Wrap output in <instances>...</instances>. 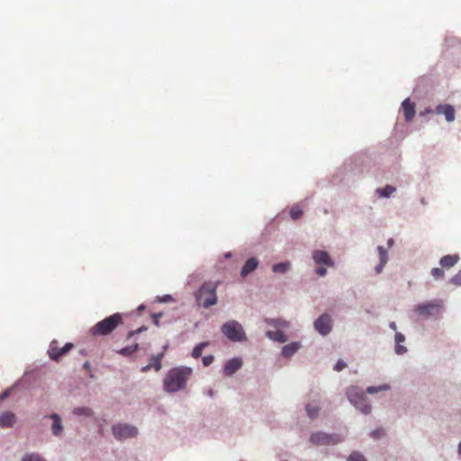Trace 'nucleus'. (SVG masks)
I'll list each match as a JSON object with an SVG mask.
<instances>
[{"instance_id": "25", "label": "nucleus", "mask_w": 461, "mask_h": 461, "mask_svg": "<svg viewBox=\"0 0 461 461\" xmlns=\"http://www.w3.org/2000/svg\"><path fill=\"white\" fill-rule=\"evenodd\" d=\"M73 413L77 416L91 417L93 415V411L88 407H76L73 410Z\"/></svg>"}, {"instance_id": "30", "label": "nucleus", "mask_w": 461, "mask_h": 461, "mask_svg": "<svg viewBox=\"0 0 461 461\" xmlns=\"http://www.w3.org/2000/svg\"><path fill=\"white\" fill-rule=\"evenodd\" d=\"M303 215V210L298 205H294L290 209V216L293 220H298Z\"/></svg>"}, {"instance_id": "35", "label": "nucleus", "mask_w": 461, "mask_h": 461, "mask_svg": "<svg viewBox=\"0 0 461 461\" xmlns=\"http://www.w3.org/2000/svg\"><path fill=\"white\" fill-rule=\"evenodd\" d=\"M22 461H44V460L37 454H26Z\"/></svg>"}, {"instance_id": "37", "label": "nucleus", "mask_w": 461, "mask_h": 461, "mask_svg": "<svg viewBox=\"0 0 461 461\" xmlns=\"http://www.w3.org/2000/svg\"><path fill=\"white\" fill-rule=\"evenodd\" d=\"M213 356L209 355L203 357V364L204 366H210L213 362Z\"/></svg>"}, {"instance_id": "3", "label": "nucleus", "mask_w": 461, "mask_h": 461, "mask_svg": "<svg viewBox=\"0 0 461 461\" xmlns=\"http://www.w3.org/2000/svg\"><path fill=\"white\" fill-rule=\"evenodd\" d=\"M347 396L349 402L359 409L361 412L364 414L371 412V405L360 388L357 386H350L347 390Z\"/></svg>"}, {"instance_id": "8", "label": "nucleus", "mask_w": 461, "mask_h": 461, "mask_svg": "<svg viewBox=\"0 0 461 461\" xmlns=\"http://www.w3.org/2000/svg\"><path fill=\"white\" fill-rule=\"evenodd\" d=\"M112 432L118 440L134 438L138 435V429L127 423H117L112 427Z\"/></svg>"}, {"instance_id": "28", "label": "nucleus", "mask_w": 461, "mask_h": 461, "mask_svg": "<svg viewBox=\"0 0 461 461\" xmlns=\"http://www.w3.org/2000/svg\"><path fill=\"white\" fill-rule=\"evenodd\" d=\"M267 324L272 325L274 327H287L288 323L285 320L282 319H267L265 321Z\"/></svg>"}, {"instance_id": "9", "label": "nucleus", "mask_w": 461, "mask_h": 461, "mask_svg": "<svg viewBox=\"0 0 461 461\" xmlns=\"http://www.w3.org/2000/svg\"><path fill=\"white\" fill-rule=\"evenodd\" d=\"M196 299L198 303L203 308H209L217 303L215 290H199Z\"/></svg>"}, {"instance_id": "2", "label": "nucleus", "mask_w": 461, "mask_h": 461, "mask_svg": "<svg viewBox=\"0 0 461 461\" xmlns=\"http://www.w3.org/2000/svg\"><path fill=\"white\" fill-rule=\"evenodd\" d=\"M122 323V315L120 313H114L97 322L94 327L91 328L90 332L93 336L108 335Z\"/></svg>"}, {"instance_id": "31", "label": "nucleus", "mask_w": 461, "mask_h": 461, "mask_svg": "<svg viewBox=\"0 0 461 461\" xmlns=\"http://www.w3.org/2000/svg\"><path fill=\"white\" fill-rule=\"evenodd\" d=\"M306 411L311 419H315L319 414L320 408L318 406H312L311 404H307Z\"/></svg>"}, {"instance_id": "4", "label": "nucleus", "mask_w": 461, "mask_h": 461, "mask_svg": "<svg viewBox=\"0 0 461 461\" xmlns=\"http://www.w3.org/2000/svg\"><path fill=\"white\" fill-rule=\"evenodd\" d=\"M460 257L458 254H448L443 256L439 259V267H433L430 271L432 277L435 280H443L445 278V270H449L454 267L458 261Z\"/></svg>"}, {"instance_id": "6", "label": "nucleus", "mask_w": 461, "mask_h": 461, "mask_svg": "<svg viewBox=\"0 0 461 461\" xmlns=\"http://www.w3.org/2000/svg\"><path fill=\"white\" fill-rule=\"evenodd\" d=\"M415 311L420 315L438 318L443 312V302L440 300H434L429 303L419 304L416 306Z\"/></svg>"}, {"instance_id": "22", "label": "nucleus", "mask_w": 461, "mask_h": 461, "mask_svg": "<svg viewBox=\"0 0 461 461\" xmlns=\"http://www.w3.org/2000/svg\"><path fill=\"white\" fill-rule=\"evenodd\" d=\"M395 353L398 355H402L407 351L406 347L402 346V343L405 341V337L401 332L395 333Z\"/></svg>"}, {"instance_id": "40", "label": "nucleus", "mask_w": 461, "mask_h": 461, "mask_svg": "<svg viewBox=\"0 0 461 461\" xmlns=\"http://www.w3.org/2000/svg\"><path fill=\"white\" fill-rule=\"evenodd\" d=\"M389 327L393 330H396V329H397L396 323L394 321L390 322Z\"/></svg>"}, {"instance_id": "34", "label": "nucleus", "mask_w": 461, "mask_h": 461, "mask_svg": "<svg viewBox=\"0 0 461 461\" xmlns=\"http://www.w3.org/2000/svg\"><path fill=\"white\" fill-rule=\"evenodd\" d=\"M348 461H366V460L361 453H359L357 451H354L348 457Z\"/></svg>"}, {"instance_id": "24", "label": "nucleus", "mask_w": 461, "mask_h": 461, "mask_svg": "<svg viewBox=\"0 0 461 461\" xmlns=\"http://www.w3.org/2000/svg\"><path fill=\"white\" fill-rule=\"evenodd\" d=\"M395 187L387 185L384 188H377L376 193L380 197H389L392 194L395 192Z\"/></svg>"}, {"instance_id": "45", "label": "nucleus", "mask_w": 461, "mask_h": 461, "mask_svg": "<svg viewBox=\"0 0 461 461\" xmlns=\"http://www.w3.org/2000/svg\"><path fill=\"white\" fill-rule=\"evenodd\" d=\"M432 111L430 109L427 110L426 113H431Z\"/></svg>"}, {"instance_id": "10", "label": "nucleus", "mask_w": 461, "mask_h": 461, "mask_svg": "<svg viewBox=\"0 0 461 461\" xmlns=\"http://www.w3.org/2000/svg\"><path fill=\"white\" fill-rule=\"evenodd\" d=\"M314 328L320 334L323 336L329 334L332 329V320L330 316L327 313L321 314L314 321Z\"/></svg>"}, {"instance_id": "5", "label": "nucleus", "mask_w": 461, "mask_h": 461, "mask_svg": "<svg viewBox=\"0 0 461 461\" xmlns=\"http://www.w3.org/2000/svg\"><path fill=\"white\" fill-rule=\"evenodd\" d=\"M221 332L230 341L241 342L247 339L242 325L234 320L223 323L221 326Z\"/></svg>"}, {"instance_id": "13", "label": "nucleus", "mask_w": 461, "mask_h": 461, "mask_svg": "<svg viewBox=\"0 0 461 461\" xmlns=\"http://www.w3.org/2000/svg\"><path fill=\"white\" fill-rule=\"evenodd\" d=\"M167 345H165L164 350L159 354L152 356L150 357L149 363L147 366H142L140 371L142 373H147L151 368H154L155 371L158 372L162 367L161 361L165 356V351L167 350Z\"/></svg>"}, {"instance_id": "44", "label": "nucleus", "mask_w": 461, "mask_h": 461, "mask_svg": "<svg viewBox=\"0 0 461 461\" xmlns=\"http://www.w3.org/2000/svg\"><path fill=\"white\" fill-rule=\"evenodd\" d=\"M7 395H8V393H7V392H5V393H4V396H3V397H6Z\"/></svg>"}, {"instance_id": "33", "label": "nucleus", "mask_w": 461, "mask_h": 461, "mask_svg": "<svg viewBox=\"0 0 461 461\" xmlns=\"http://www.w3.org/2000/svg\"><path fill=\"white\" fill-rule=\"evenodd\" d=\"M138 349V344L122 348L119 353L122 356H130Z\"/></svg>"}, {"instance_id": "17", "label": "nucleus", "mask_w": 461, "mask_h": 461, "mask_svg": "<svg viewBox=\"0 0 461 461\" xmlns=\"http://www.w3.org/2000/svg\"><path fill=\"white\" fill-rule=\"evenodd\" d=\"M242 366V361L240 358L235 357L229 360L224 366V374L226 375H232L236 371H238Z\"/></svg>"}, {"instance_id": "26", "label": "nucleus", "mask_w": 461, "mask_h": 461, "mask_svg": "<svg viewBox=\"0 0 461 461\" xmlns=\"http://www.w3.org/2000/svg\"><path fill=\"white\" fill-rule=\"evenodd\" d=\"M208 345V342H201L198 345H196L193 351H192V357L194 358H198L201 357L203 349Z\"/></svg>"}, {"instance_id": "39", "label": "nucleus", "mask_w": 461, "mask_h": 461, "mask_svg": "<svg viewBox=\"0 0 461 461\" xmlns=\"http://www.w3.org/2000/svg\"><path fill=\"white\" fill-rule=\"evenodd\" d=\"M162 313H155L152 315L153 322L156 326H159V319L162 317Z\"/></svg>"}, {"instance_id": "32", "label": "nucleus", "mask_w": 461, "mask_h": 461, "mask_svg": "<svg viewBox=\"0 0 461 461\" xmlns=\"http://www.w3.org/2000/svg\"><path fill=\"white\" fill-rule=\"evenodd\" d=\"M449 284L455 286H461V269L457 271L449 280Z\"/></svg>"}, {"instance_id": "21", "label": "nucleus", "mask_w": 461, "mask_h": 461, "mask_svg": "<svg viewBox=\"0 0 461 461\" xmlns=\"http://www.w3.org/2000/svg\"><path fill=\"white\" fill-rule=\"evenodd\" d=\"M300 348L301 344L299 342L287 344L283 348L282 355L286 358L291 357Z\"/></svg>"}, {"instance_id": "20", "label": "nucleus", "mask_w": 461, "mask_h": 461, "mask_svg": "<svg viewBox=\"0 0 461 461\" xmlns=\"http://www.w3.org/2000/svg\"><path fill=\"white\" fill-rule=\"evenodd\" d=\"M377 250L379 253L380 263L375 267V271L377 274H379L382 272L383 267L386 265L388 261V253L387 250L382 246H378Z\"/></svg>"}, {"instance_id": "42", "label": "nucleus", "mask_w": 461, "mask_h": 461, "mask_svg": "<svg viewBox=\"0 0 461 461\" xmlns=\"http://www.w3.org/2000/svg\"><path fill=\"white\" fill-rule=\"evenodd\" d=\"M172 297L170 295H167L163 300H160L161 302H167V300H171Z\"/></svg>"}, {"instance_id": "11", "label": "nucleus", "mask_w": 461, "mask_h": 461, "mask_svg": "<svg viewBox=\"0 0 461 461\" xmlns=\"http://www.w3.org/2000/svg\"><path fill=\"white\" fill-rule=\"evenodd\" d=\"M72 348V343H66L62 348H59L58 341L53 340L50 345L48 354L50 359L58 361L60 357L68 353Z\"/></svg>"}, {"instance_id": "1", "label": "nucleus", "mask_w": 461, "mask_h": 461, "mask_svg": "<svg viewBox=\"0 0 461 461\" xmlns=\"http://www.w3.org/2000/svg\"><path fill=\"white\" fill-rule=\"evenodd\" d=\"M192 375V368L179 366L170 369L163 381L164 390L167 393H176L183 390Z\"/></svg>"}, {"instance_id": "12", "label": "nucleus", "mask_w": 461, "mask_h": 461, "mask_svg": "<svg viewBox=\"0 0 461 461\" xmlns=\"http://www.w3.org/2000/svg\"><path fill=\"white\" fill-rule=\"evenodd\" d=\"M311 441L315 445H334L341 441V439L339 436L328 435L323 432H316L311 436Z\"/></svg>"}, {"instance_id": "15", "label": "nucleus", "mask_w": 461, "mask_h": 461, "mask_svg": "<svg viewBox=\"0 0 461 461\" xmlns=\"http://www.w3.org/2000/svg\"><path fill=\"white\" fill-rule=\"evenodd\" d=\"M435 113L437 114H443L448 122L455 120L456 112L451 104H438L435 109Z\"/></svg>"}, {"instance_id": "43", "label": "nucleus", "mask_w": 461, "mask_h": 461, "mask_svg": "<svg viewBox=\"0 0 461 461\" xmlns=\"http://www.w3.org/2000/svg\"><path fill=\"white\" fill-rule=\"evenodd\" d=\"M458 453H459V455H461V442L458 445Z\"/></svg>"}, {"instance_id": "7", "label": "nucleus", "mask_w": 461, "mask_h": 461, "mask_svg": "<svg viewBox=\"0 0 461 461\" xmlns=\"http://www.w3.org/2000/svg\"><path fill=\"white\" fill-rule=\"evenodd\" d=\"M312 258L315 264L319 266L316 268V274L320 276H324L327 273V270L323 266L331 267L334 265L329 253L323 250H314L312 252Z\"/></svg>"}, {"instance_id": "18", "label": "nucleus", "mask_w": 461, "mask_h": 461, "mask_svg": "<svg viewBox=\"0 0 461 461\" xmlns=\"http://www.w3.org/2000/svg\"><path fill=\"white\" fill-rule=\"evenodd\" d=\"M16 422V416L14 412L5 411L0 415V427L12 428Z\"/></svg>"}, {"instance_id": "38", "label": "nucleus", "mask_w": 461, "mask_h": 461, "mask_svg": "<svg viewBox=\"0 0 461 461\" xmlns=\"http://www.w3.org/2000/svg\"><path fill=\"white\" fill-rule=\"evenodd\" d=\"M346 367V363L342 360H339L335 366H334V369L338 372L341 371L342 369H344Z\"/></svg>"}, {"instance_id": "41", "label": "nucleus", "mask_w": 461, "mask_h": 461, "mask_svg": "<svg viewBox=\"0 0 461 461\" xmlns=\"http://www.w3.org/2000/svg\"><path fill=\"white\" fill-rule=\"evenodd\" d=\"M387 244L389 247H392L393 245V239H389L388 241H387Z\"/></svg>"}, {"instance_id": "27", "label": "nucleus", "mask_w": 461, "mask_h": 461, "mask_svg": "<svg viewBox=\"0 0 461 461\" xmlns=\"http://www.w3.org/2000/svg\"><path fill=\"white\" fill-rule=\"evenodd\" d=\"M290 263H279L273 266V272L275 273H285L290 268Z\"/></svg>"}, {"instance_id": "19", "label": "nucleus", "mask_w": 461, "mask_h": 461, "mask_svg": "<svg viewBox=\"0 0 461 461\" xmlns=\"http://www.w3.org/2000/svg\"><path fill=\"white\" fill-rule=\"evenodd\" d=\"M258 266V260L256 258H249L241 268L240 276L246 277L253 272Z\"/></svg>"}, {"instance_id": "16", "label": "nucleus", "mask_w": 461, "mask_h": 461, "mask_svg": "<svg viewBox=\"0 0 461 461\" xmlns=\"http://www.w3.org/2000/svg\"><path fill=\"white\" fill-rule=\"evenodd\" d=\"M402 108L405 120L407 122L411 121L415 115V104L407 98L402 102Z\"/></svg>"}, {"instance_id": "29", "label": "nucleus", "mask_w": 461, "mask_h": 461, "mask_svg": "<svg viewBox=\"0 0 461 461\" xmlns=\"http://www.w3.org/2000/svg\"><path fill=\"white\" fill-rule=\"evenodd\" d=\"M390 389V386L388 384H383L380 386H369L366 388V393L370 394H374L376 393H379L381 391H387Z\"/></svg>"}, {"instance_id": "23", "label": "nucleus", "mask_w": 461, "mask_h": 461, "mask_svg": "<svg viewBox=\"0 0 461 461\" xmlns=\"http://www.w3.org/2000/svg\"><path fill=\"white\" fill-rule=\"evenodd\" d=\"M267 337L272 340L278 341V342H285L287 340V338L285 334L281 330H276V331H267L266 333Z\"/></svg>"}, {"instance_id": "14", "label": "nucleus", "mask_w": 461, "mask_h": 461, "mask_svg": "<svg viewBox=\"0 0 461 461\" xmlns=\"http://www.w3.org/2000/svg\"><path fill=\"white\" fill-rule=\"evenodd\" d=\"M45 418H49L52 420V424L50 427L52 435L55 437H61L64 431V427L60 416L56 413H53L45 416Z\"/></svg>"}, {"instance_id": "36", "label": "nucleus", "mask_w": 461, "mask_h": 461, "mask_svg": "<svg viewBox=\"0 0 461 461\" xmlns=\"http://www.w3.org/2000/svg\"><path fill=\"white\" fill-rule=\"evenodd\" d=\"M370 435L374 438H380L385 435V431L383 428H379L373 430Z\"/></svg>"}, {"instance_id": "46", "label": "nucleus", "mask_w": 461, "mask_h": 461, "mask_svg": "<svg viewBox=\"0 0 461 461\" xmlns=\"http://www.w3.org/2000/svg\"><path fill=\"white\" fill-rule=\"evenodd\" d=\"M143 308H144V306H143V305H140V306L139 307V310H141V309H143Z\"/></svg>"}]
</instances>
